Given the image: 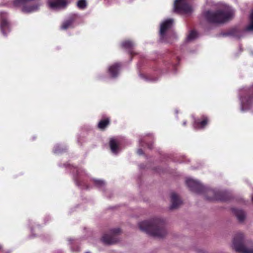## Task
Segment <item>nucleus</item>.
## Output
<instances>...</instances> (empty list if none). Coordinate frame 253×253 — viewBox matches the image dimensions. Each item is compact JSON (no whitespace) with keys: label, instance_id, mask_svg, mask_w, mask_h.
Segmentation results:
<instances>
[{"label":"nucleus","instance_id":"nucleus-22","mask_svg":"<svg viewBox=\"0 0 253 253\" xmlns=\"http://www.w3.org/2000/svg\"><path fill=\"white\" fill-rule=\"evenodd\" d=\"M78 7L81 9H84L87 6L86 0H79L77 3Z\"/></svg>","mask_w":253,"mask_h":253},{"label":"nucleus","instance_id":"nucleus-30","mask_svg":"<svg viewBox=\"0 0 253 253\" xmlns=\"http://www.w3.org/2000/svg\"><path fill=\"white\" fill-rule=\"evenodd\" d=\"M186 121H184V122H183V125L184 126H186Z\"/></svg>","mask_w":253,"mask_h":253},{"label":"nucleus","instance_id":"nucleus-27","mask_svg":"<svg viewBox=\"0 0 253 253\" xmlns=\"http://www.w3.org/2000/svg\"><path fill=\"white\" fill-rule=\"evenodd\" d=\"M62 151H63L62 150H61L60 149H58V148H55L54 150V152L55 154H59Z\"/></svg>","mask_w":253,"mask_h":253},{"label":"nucleus","instance_id":"nucleus-12","mask_svg":"<svg viewBox=\"0 0 253 253\" xmlns=\"http://www.w3.org/2000/svg\"><path fill=\"white\" fill-rule=\"evenodd\" d=\"M121 46L123 48L127 50L128 53L130 56H133L136 54V53L134 51V43L130 40H126L121 43Z\"/></svg>","mask_w":253,"mask_h":253},{"label":"nucleus","instance_id":"nucleus-2","mask_svg":"<svg viewBox=\"0 0 253 253\" xmlns=\"http://www.w3.org/2000/svg\"><path fill=\"white\" fill-rule=\"evenodd\" d=\"M139 227L141 230L154 237L161 238L167 234L165 223L160 218L142 221L139 223Z\"/></svg>","mask_w":253,"mask_h":253},{"label":"nucleus","instance_id":"nucleus-17","mask_svg":"<svg viewBox=\"0 0 253 253\" xmlns=\"http://www.w3.org/2000/svg\"><path fill=\"white\" fill-rule=\"evenodd\" d=\"M232 211L239 221L241 222L244 221L246 217V214L243 211L234 208L232 209Z\"/></svg>","mask_w":253,"mask_h":253},{"label":"nucleus","instance_id":"nucleus-10","mask_svg":"<svg viewBox=\"0 0 253 253\" xmlns=\"http://www.w3.org/2000/svg\"><path fill=\"white\" fill-rule=\"evenodd\" d=\"M210 122V119L208 116L202 115L199 118L194 119L193 126L197 129H204Z\"/></svg>","mask_w":253,"mask_h":253},{"label":"nucleus","instance_id":"nucleus-28","mask_svg":"<svg viewBox=\"0 0 253 253\" xmlns=\"http://www.w3.org/2000/svg\"><path fill=\"white\" fill-rule=\"evenodd\" d=\"M137 152V154L139 155H143L144 154L143 151V150L141 149H138Z\"/></svg>","mask_w":253,"mask_h":253},{"label":"nucleus","instance_id":"nucleus-29","mask_svg":"<svg viewBox=\"0 0 253 253\" xmlns=\"http://www.w3.org/2000/svg\"><path fill=\"white\" fill-rule=\"evenodd\" d=\"M147 135H148V136H149L150 138H153V135L152 134H147Z\"/></svg>","mask_w":253,"mask_h":253},{"label":"nucleus","instance_id":"nucleus-23","mask_svg":"<svg viewBox=\"0 0 253 253\" xmlns=\"http://www.w3.org/2000/svg\"><path fill=\"white\" fill-rule=\"evenodd\" d=\"M69 242L70 244L72 245L71 247V250L74 252H78L80 251V249L79 247H77L76 249H74L73 245L78 243V240H72L69 239Z\"/></svg>","mask_w":253,"mask_h":253},{"label":"nucleus","instance_id":"nucleus-6","mask_svg":"<svg viewBox=\"0 0 253 253\" xmlns=\"http://www.w3.org/2000/svg\"><path fill=\"white\" fill-rule=\"evenodd\" d=\"M174 11L179 13H188L191 12L192 8L187 0H176Z\"/></svg>","mask_w":253,"mask_h":253},{"label":"nucleus","instance_id":"nucleus-15","mask_svg":"<svg viewBox=\"0 0 253 253\" xmlns=\"http://www.w3.org/2000/svg\"><path fill=\"white\" fill-rule=\"evenodd\" d=\"M111 123L110 119L108 117L102 118L98 123L97 128L101 130H105L110 125Z\"/></svg>","mask_w":253,"mask_h":253},{"label":"nucleus","instance_id":"nucleus-18","mask_svg":"<svg viewBox=\"0 0 253 253\" xmlns=\"http://www.w3.org/2000/svg\"><path fill=\"white\" fill-rule=\"evenodd\" d=\"M240 31L238 28L235 27L233 28L228 31L223 33V35L224 36H232L234 37H239L240 36Z\"/></svg>","mask_w":253,"mask_h":253},{"label":"nucleus","instance_id":"nucleus-20","mask_svg":"<svg viewBox=\"0 0 253 253\" xmlns=\"http://www.w3.org/2000/svg\"><path fill=\"white\" fill-rule=\"evenodd\" d=\"M74 22L73 19H70L63 23L61 26V29L63 30H66L69 28Z\"/></svg>","mask_w":253,"mask_h":253},{"label":"nucleus","instance_id":"nucleus-11","mask_svg":"<svg viewBox=\"0 0 253 253\" xmlns=\"http://www.w3.org/2000/svg\"><path fill=\"white\" fill-rule=\"evenodd\" d=\"M48 4L50 8L57 9L65 7L67 4V0H48Z\"/></svg>","mask_w":253,"mask_h":253},{"label":"nucleus","instance_id":"nucleus-19","mask_svg":"<svg viewBox=\"0 0 253 253\" xmlns=\"http://www.w3.org/2000/svg\"><path fill=\"white\" fill-rule=\"evenodd\" d=\"M111 152L116 154L121 151L120 144L121 143H109Z\"/></svg>","mask_w":253,"mask_h":253},{"label":"nucleus","instance_id":"nucleus-3","mask_svg":"<svg viewBox=\"0 0 253 253\" xmlns=\"http://www.w3.org/2000/svg\"><path fill=\"white\" fill-rule=\"evenodd\" d=\"M233 13L228 9H218L216 11L208 10L204 13L206 20L211 23L222 24L231 19Z\"/></svg>","mask_w":253,"mask_h":253},{"label":"nucleus","instance_id":"nucleus-21","mask_svg":"<svg viewBox=\"0 0 253 253\" xmlns=\"http://www.w3.org/2000/svg\"><path fill=\"white\" fill-rule=\"evenodd\" d=\"M95 185L99 189H103L105 186V183L103 180L98 179H93Z\"/></svg>","mask_w":253,"mask_h":253},{"label":"nucleus","instance_id":"nucleus-26","mask_svg":"<svg viewBox=\"0 0 253 253\" xmlns=\"http://www.w3.org/2000/svg\"><path fill=\"white\" fill-rule=\"evenodd\" d=\"M124 139L123 137L116 136L113 137L110 139L109 142L110 143L112 142H121V141H124Z\"/></svg>","mask_w":253,"mask_h":253},{"label":"nucleus","instance_id":"nucleus-14","mask_svg":"<svg viewBox=\"0 0 253 253\" xmlns=\"http://www.w3.org/2000/svg\"><path fill=\"white\" fill-rule=\"evenodd\" d=\"M170 199L171 202V205L170 207V209H175L177 208L182 203L181 201L175 193H171Z\"/></svg>","mask_w":253,"mask_h":253},{"label":"nucleus","instance_id":"nucleus-32","mask_svg":"<svg viewBox=\"0 0 253 253\" xmlns=\"http://www.w3.org/2000/svg\"><path fill=\"white\" fill-rule=\"evenodd\" d=\"M252 201H253V196H252Z\"/></svg>","mask_w":253,"mask_h":253},{"label":"nucleus","instance_id":"nucleus-16","mask_svg":"<svg viewBox=\"0 0 253 253\" xmlns=\"http://www.w3.org/2000/svg\"><path fill=\"white\" fill-rule=\"evenodd\" d=\"M121 65L120 63H116L109 67L108 72L112 77L115 78L117 76Z\"/></svg>","mask_w":253,"mask_h":253},{"label":"nucleus","instance_id":"nucleus-31","mask_svg":"<svg viewBox=\"0 0 253 253\" xmlns=\"http://www.w3.org/2000/svg\"><path fill=\"white\" fill-rule=\"evenodd\" d=\"M85 253H90V252H86Z\"/></svg>","mask_w":253,"mask_h":253},{"label":"nucleus","instance_id":"nucleus-24","mask_svg":"<svg viewBox=\"0 0 253 253\" xmlns=\"http://www.w3.org/2000/svg\"><path fill=\"white\" fill-rule=\"evenodd\" d=\"M197 35L198 34L196 31L192 30L190 32L189 34L188 35L187 38V39L189 41H192L196 38V37H197Z\"/></svg>","mask_w":253,"mask_h":253},{"label":"nucleus","instance_id":"nucleus-8","mask_svg":"<svg viewBox=\"0 0 253 253\" xmlns=\"http://www.w3.org/2000/svg\"><path fill=\"white\" fill-rule=\"evenodd\" d=\"M0 29L4 36L10 31V24L7 20V14L5 12H0Z\"/></svg>","mask_w":253,"mask_h":253},{"label":"nucleus","instance_id":"nucleus-9","mask_svg":"<svg viewBox=\"0 0 253 253\" xmlns=\"http://www.w3.org/2000/svg\"><path fill=\"white\" fill-rule=\"evenodd\" d=\"M120 232V229L118 228L111 229L110 231V234H105L102 238V241L105 244H114L118 241L116 235Z\"/></svg>","mask_w":253,"mask_h":253},{"label":"nucleus","instance_id":"nucleus-13","mask_svg":"<svg viewBox=\"0 0 253 253\" xmlns=\"http://www.w3.org/2000/svg\"><path fill=\"white\" fill-rule=\"evenodd\" d=\"M173 20L169 19L162 23L160 27V34L161 37H163L166 31L171 28L173 23Z\"/></svg>","mask_w":253,"mask_h":253},{"label":"nucleus","instance_id":"nucleus-25","mask_svg":"<svg viewBox=\"0 0 253 253\" xmlns=\"http://www.w3.org/2000/svg\"><path fill=\"white\" fill-rule=\"evenodd\" d=\"M246 29L248 31H253V11L250 16V24L247 27Z\"/></svg>","mask_w":253,"mask_h":253},{"label":"nucleus","instance_id":"nucleus-7","mask_svg":"<svg viewBox=\"0 0 253 253\" xmlns=\"http://www.w3.org/2000/svg\"><path fill=\"white\" fill-rule=\"evenodd\" d=\"M65 167L66 168H69L71 169H73V171L76 170L77 172L76 175H74V179L75 181L76 185L78 186L82 187V188L84 189H88V187L86 186L85 187H84L83 184L84 181L83 180V176L84 174V172L81 169H78L77 168L74 167L72 166H71L69 164H65Z\"/></svg>","mask_w":253,"mask_h":253},{"label":"nucleus","instance_id":"nucleus-5","mask_svg":"<svg viewBox=\"0 0 253 253\" xmlns=\"http://www.w3.org/2000/svg\"><path fill=\"white\" fill-rule=\"evenodd\" d=\"M244 236L242 233L236 234L233 239V247L236 251L241 253H253V247L248 248L243 244Z\"/></svg>","mask_w":253,"mask_h":253},{"label":"nucleus","instance_id":"nucleus-4","mask_svg":"<svg viewBox=\"0 0 253 253\" xmlns=\"http://www.w3.org/2000/svg\"><path fill=\"white\" fill-rule=\"evenodd\" d=\"M239 96L241 111L244 112L250 110L253 104V84L241 89Z\"/></svg>","mask_w":253,"mask_h":253},{"label":"nucleus","instance_id":"nucleus-1","mask_svg":"<svg viewBox=\"0 0 253 253\" xmlns=\"http://www.w3.org/2000/svg\"><path fill=\"white\" fill-rule=\"evenodd\" d=\"M185 182L191 191L197 194H205L207 200L226 201L229 199L230 193L226 191H221L206 187L197 180L191 178H187Z\"/></svg>","mask_w":253,"mask_h":253}]
</instances>
